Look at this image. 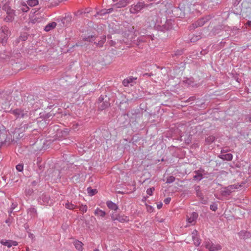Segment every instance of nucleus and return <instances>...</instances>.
<instances>
[{"label":"nucleus","instance_id":"f257e3e1","mask_svg":"<svg viewBox=\"0 0 251 251\" xmlns=\"http://www.w3.org/2000/svg\"><path fill=\"white\" fill-rule=\"evenodd\" d=\"M110 92L105 93L100 95L97 101L98 108L102 111L109 107L110 105L109 97Z\"/></svg>","mask_w":251,"mask_h":251},{"label":"nucleus","instance_id":"f03ea898","mask_svg":"<svg viewBox=\"0 0 251 251\" xmlns=\"http://www.w3.org/2000/svg\"><path fill=\"white\" fill-rule=\"evenodd\" d=\"M8 112L13 114L17 119L26 118L29 117L30 115V111H29V107H28L27 108H20L10 110Z\"/></svg>","mask_w":251,"mask_h":251},{"label":"nucleus","instance_id":"7ed1b4c3","mask_svg":"<svg viewBox=\"0 0 251 251\" xmlns=\"http://www.w3.org/2000/svg\"><path fill=\"white\" fill-rule=\"evenodd\" d=\"M149 5L146 4L144 1H140L137 3L132 4L130 6L129 11L131 14H136L139 12H141L142 10L145 8H147Z\"/></svg>","mask_w":251,"mask_h":251},{"label":"nucleus","instance_id":"20e7f679","mask_svg":"<svg viewBox=\"0 0 251 251\" xmlns=\"http://www.w3.org/2000/svg\"><path fill=\"white\" fill-rule=\"evenodd\" d=\"M10 34L8 28L6 26H2L0 29V44L5 45Z\"/></svg>","mask_w":251,"mask_h":251},{"label":"nucleus","instance_id":"39448f33","mask_svg":"<svg viewBox=\"0 0 251 251\" xmlns=\"http://www.w3.org/2000/svg\"><path fill=\"white\" fill-rule=\"evenodd\" d=\"M204 243L205 247L209 251H218L222 249L221 245H215L209 239H206Z\"/></svg>","mask_w":251,"mask_h":251},{"label":"nucleus","instance_id":"423d86ee","mask_svg":"<svg viewBox=\"0 0 251 251\" xmlns=\"http://www.w3.org/2000/svg\"><path fill=\"white\" fill-rule=\"evenodd\" d=\"M211 18V17L210 15H207L199 19L195 23H193L192 26L190 27V29L203 26L206 22L210 20Z\"/></svg>","mask_w":251,"mask_h":251},{"label":"nucleus","instance_id":"0eeeda50","mask_svg":"<svg viewBox=\"0 0 251 251\" xmlns=\"http://www.w3.org/2000/svg\"><path fill=\"white\" fill-rule=\"evenodd\" d=\"M28 102L27 104H28V107L29 106H31V108H32V110H36L40 108L41 107V103L39 101L36 100L34 101V99L33 96H29L27 97ZM30 108V107H29Z\"/></svg>","mask_w":251,"mask_h":251},{"label":"nucleus","instance_id":"6e6552de","mask_svg":"<svg viewBox=\"0 0 251 251\" xmlns=\"http://www.w3.org/2000/svg\"><path fill=\"white\" fill-rule=\"evenodd\" d=\"M2 9L5 10L7 14V16L5 18V20L6 22L12 21L14 19V16H15V11L12 9L10 7L6 5H4L2 8Z\"/></svg>","mask_w":251,"mask_h":251},{"label":"nucleus","instance_id":"1a4fd4ad","mask_svg":"<svg viewBox=\"0 0 251 251\" xmlns=\"http://www.w3.org/2000/svg\"><path fill=\"white\" fill-rule=\"evenodd\" d=\"M7 136V131L6 128L2 125H0V148L6 142Z\"/></svg>","mask_w":251,"mask_h":251},{"label":"nucleus","instance_id":"9d476101","mask_svg":"<svg viewBox=\"0 0 251 251\" xmlns=\"http://www.w3.org/2000/svg\"><path fill=\"white\" fill-rule=\"evenodd\" d=\"M194 173L195 174L194 176V179L198 181H201L203 178V175L205 174L204 170L202 168L195 171Z\"/></svg>","mask_w":251,"mask_h":251},{"label":"nucleus","instance_id":"9b49d317","mask_svg":"<svg viewBox=\"0 0 251 251\" xmlns=\"http://www.w3.org/2000/svg\"><path fill=\"white\" fill-rule=\"evenodd\" d=\"M39 202L43 205H51L52 203V201L50 199V198L49 196L47 195H42L41 197H40Z\"/></svg>","mask_w":251,"mask_h":251},{"label":"nucleus","instance_id":"f8f14e48","mask_svg":"<svg viewBox=\"0 0 251 251\" xmlns=\"http://www.w3.org/2000/svg\"><path fill=\"white\" fill-rule=\"evenodd\" d=\"M19 129L21 130V131H25L27 129H30L32 131L35 130V128H32L31 123H26L24 122H23L21 124Z\"/></svg>","mask_w":251,"mask_h":251},{"label":"nucleus","instance_id":"ddd939ff","mask_svg":"<svg viewBox=\"0 0 251 251\" xmlns=\"http://www.w3.org/2000/svg\"><path fill=\"white\" fill-rule=\"evenodd\" d=\"M238 235L241 239L244 240L251 237V233L249 231L246 230H241L238 233Z\"/></svg>","mask_w":251,"mask_h":251},{"label":"nucleus","instance_id":"4468645a","mask_svg":"<svg viewBox=\"0 0 251 251\" xmlns=\"http://www.w3.org/2000/svg\"><path fill=\"white\" fill-rule=\"evenodd\" d=\"M172 28V23L171 21H166L165 24L163 25L162 26H160V30L165 32L166 31L169 30Z\"/></svg>","mask_w":251,"mask_h":251},{"label":"nucleus","instance_id":"2eb2a0df","mask_svg":"<svg viewBox=\"0 0 251 251\" xmlns=\"http://www.w3.org/2000/svg\"><path fill=\"white\" fill-rule=\"evenodd\" d=\"M27 214L30 216L31 218H35L37 217V212L33 207H31L27 209Z\"/></svg>","mask_w":251,"mask_h":251},{"label":"nucleus","instance_id":"dca6fc26","mask_svg":"<svg viewBox=\"0 0 251 251\" xmlns=\"http://www.w3.org/2000/svg\"><path fill=\"white\" fill-rule=\"evenodd\" d=\"M128 3L127 0H121L114 4L117 8H123L126 7Z\"/></svg>","mask_w":251,"mask_h":251},{"label":"nucleus","instance_id":"f3484780","mask_svg":"<svg viewBox=\"0 0 251 251\" xmlns=\"http://www.w3.org/2000/svg\"><path fill=\"white\" fill-rule=\"evenodd\" d=\"M198 216V215L196 212L192 213L190 217H187V221L188 223L193 224V223L196 220Z\"/></svg>","mask_w":251,"mask_h":251},{"label":"nucleus","instance_id":"a211bd4d","mask_svg":"<svg viewBox=\"0 0 251 251\" xmlns=\"http://www.w3.org/2000/svg\"><path fill=\"white\" fill-rule=\"evenodd\" d=\"M106 205L108 208L110 209L116 211L118 209V205L111 201H108L106 202Z\"/></svg>","mask_w":251,"mask_h":251},{"label":"nucleus","instance_id":"6ab92c4d","mask_svg":"<svg viewBox=\"0 0 251 251\" xmlns=\"http://www.w3.org/2000/svg\"><path fill=\"white\" fill-rule=\"evenodd\" d=\"M136 79L137 77H134L132 76L128 77L123 81V84L125 86H128L129 84L132 83Z\"/></svg>","mask_w":251,"mask_h":251},{"label":"nucleus","instance_id":"aec40b11","mask_svg":"<svg viewBox=\"0 0 251 251\" xmlns=\"http://www.w3.org/2000/svg\"><path fill=\"white\" fill-rule=\"evenodd\" d=\"M57 25V24L55 22H51L50 23H49L44 28V30L46 31H50V30H52V29L54 28Z\"/></svg>","mask_w":251,"mask_h":251},{"label":"nucleus","instance_id":"412c9836","mask_svg":"<svg viewBox=\"0 0 251 251\" xmlns=\"http://www.w3.org/2000/svg\"><path fill=\"white\" fill-rule=\"evenodd\" d=\"M116 220L120 222H127L129 221V218L128 217L124 215H117V218Z\"/></svg>","mask_w":251,"mask_h":251},{"label":"nucleus","instance_id":"4be33fe9","mask_svg":"<svg viewBox=\"0 0 251 251\" xmlns=\"http://www.w3.org/2000/svg\"><path fill=\"white\" fill-rule=\"evenodd\" d=\"M94 214L96 216L101 218H104L106 215V213L99 208L95 210Z\"/></svg>","mask_w":251,"mask_h":251},{"label":"nucleus","instance_id":"5701e85b","mask_svg":"<svg viewBox=\"0 0 251 251\" xmlns=\"http://www.w3.org/2000/svg\"><path fill=\"white\" fill-rule=\"evenodd\" d=\"M220 158L223 160L231 161L232 159V154L231 153H226L224 154H221L219 156Z\"/></svg>","mask_w":251,"mask_h":251},{"label":"nucleus","instance_id":"b1692460","mask_svg":"<svg viewBox=\"0 0 251 251\" xmlns=\"http://www.w3.org/2000/svg\"><path fill=\"white\" fill-rule=\"evenodd\" d=\"M74 244L75 246V248H76V250H78L79 251H82L83 248V244L78 241V240H75L74 242Z\"/></svg>","mask_w":251,"mask_h":251},{"label":"nucleus","instance_id":"393cba45","mask_svg":"<svg viewBox=\"0 0 251 251\" xmlns=\"http://www.w3.org/2000/svg\"><path fill=\"white\" fill-rule=\"evenodd\" d=\"M100 40L98 42H95L94 44L97 46L99 47H102L104 44V43L106 41V36L103 35L100 37Z\"/></svg>","mask_w":251,"mask_h":251},{"label":"nucleus","instance_id":"a878e982","mask_svg":"<svg viewBox=\"0 0 251 251\" xmlns=\"http://www.w3.org/2000/svg\"><path fill=\"white\" fill-rule=\"evenodd\" d=\"M96 39V37L94 35H84L82 37V40L84 41L89 42H92Z\"/></svg>","mask_w":251,"mask_h":251},{"label":"nucleus","instance_id":"bb28decb","mask_svg":"<svg viewBox=\"0 0 251 251\" xmlns=\"http://www.w3.org/2000/svg\"><path fill=\"white\" fill-rule=\"evenodd\" d=\"M70 129L69 128H65L64 129H59L57 130L58 134H61L62 136L65 137L69 135Z\"/></svg>","mask_w":251,"mask_h":251},{"label":"nucleus","instance_id":"cd10ccee","mask_svg":"<svg viewBox=\"0 0 251 251\" xmlns=\"http://www.w3.org/2000/svg\"><path fill=\"white\" fill-rule=\"evenodd\" d=\"M200 189L201 188L200 186L197 185L195 186V190L196 192L197 196L200 198V199H202L203 198V194L201 193Z\"/></svg>","mask_w":251,"mask_h":251},{"label":"nucleus","instance_id":"c85d7f7f","mask_svg":"<svg viewBox=\"0 0 251 251\" xmlns=\"http://www.w3.org/2000/svg\"><path fill=\"white\" fill-rule=\"evenodd\" d=\"M197 232V230H195L193 233H192V234H193V236H192V238H193V241H194V244L196 246L198 247L199 246L200 244H201V240L199 238H198V237L197 236H195L194 235V232Z\"/></svg>","mask_w":251,"mask_h":251},{"label":"nucleus","instance_id":"c756f323","mask_svg":"<svg viewBox=\"0 0 251 251\" xmlns=\"http://www.w3.org/2000/svg\"><path fill=\"white\" fill-rule=\"evenodd\" d=\"M220 29L221 30L225 31V32H228L227 34L229 36L231 35V32L232 31V29L229 27L226 26H224L223 27L222 26H220L219 28L217 29Z\"/></svg>","mask_w":251,"mask_h":251},{"label":"nucleus","instance_id":"7c9ffc66","mask_svg":"<svg viewBox=\"0 0 251 251\" xmlns=\"http://www.w3.org/2000/svg\"><path fill=\"white\" fill-rule=\"evenodd\" d=\"M28 35L26 32H23L21 34L19 39H18V42H19L20 41H25L27 40L28 38Z\"/></svg>","mask_w":251,"mask_h":251},{"label":"nucleus","instance_id":"2f4dec72","mask_svg":"<svg viewBox=\"0 0 251 251\" xmlns=\"http://www.w3.org/2000/svg\"><path fill=\"white\" fill-rule=\"evenodd\" d=\"M215 139H216V138L214 136L211 135V136L207 137L205 139V142L207 144L210 145L211 143H212L213 142H214L215 141Z\"/></svg>","mask_w":251,"mask_h":251},{"label":"nucleus","instance_id":"473e14b6","mask_svg":"<svg viewBox=\"0 0 251 251\" xmlns=\"http://www.w3.org/2000/svg\"><path fill=\"white\" fill-rule=\"evenodd\" d=\"M36 163L40 171V173H41L44 168V165L43 164H41V159L40 157L37 158Z\"/></svg>","mask_w":251,"mask_h":251},{"label":"nucleus","instance_id":"72a5a7b5","mask_svg":"<svg viewBox=\"0 0 251 251\" xmlns=\"http://www.w3.org/2000/svg\"><path fill=\"white\" fill-rule=\"evenodd\" d=\"M222 195L223 196H227L230 195L231 192L230 190V189L228 188V186L226 187L224 190H222L221 192Z\"/></svg>","mask_w":251,"mask_h":251},{"label":"nucleus","instance_id":"f704fd0d","mask_svg":"<svg viewBox=\"0 0 251 251\" xmlns=\"http://www.w3.org/2000/svg\"><path fill=\"white\" fill-rule=\"evenodd\" d=\"M87 193L90 196H93L95 195L97 192V190L96 189H92L91 187H89L87 189Z\"/></svg>","mask_w":251,"mask_h":251},{"label":"nucleus","instance_id":"c9c22d12","mask_svg":"<svg viewBox=\"0 0 251 251\" xmlns=\"http://www.w3.org/2000/svg\"><path fill=\"white\" fill-rule=\"evenodd\" d=\"M37 123L38 124V126L40 128H44L47 126V124L46 120L45 119H42L40 121H38Z\"/></svg>","mask_w":251,"mask_h":251},{"label":"nucleus","instance_id":"e433bc0d","mask_svg":"<svg viewBox=\"0 0 251 251\" xmlns=\"http://www.w3.org/2000/svg\"><path fill=\"white\" fill-rule=\"evenodd\" d=\"M27 4L30 6H34L38 4V0H28Z\"/></svg>","mask_w":251,"mask_h":251},{"label":"nucleus","instance_id":"4c0bfd02","mask_svg":"<svg viewBox=\"0 0 251 251\" xmlns=\"http://www.w3.org/2000/svg\"><path fill=\"white\" fill-rule=\"evenodd\" d=\"M0 243L2 245L6 246H7L8 248H10L11 247V240H2L0 241Z\"/></svg>","mask_w":251,"mask_h":251},{"label":"nucleus","instance_id":"58836bf2","mask_svg":"<svg viewBox=\"0 0 251 251\" xmlns=\"http://www.w3.org/2000/svg\"><path fill=\"white\" fill-rule=\"evenodd\" d=\"M107 11L106 10V9H101V10L99 11H98L96 13V14L95 15L96 17L97 16V15H100V16H104L105 15V14H107Z\"/></svg>","mask_w":251,"mask_h":251},{"label":"nucleus","instance_id":"ea45409f","mask_svg":"<svg viewBox=\"0 0 251 251\" xmlns=\"http://www.w3.org/2000/svg\"><path fill=\"white\" fill-rule=\"evenodd\" d=\"M241 187V185L238 184H233L228 186L229 189H230V191L232 192L233 190L238 189Z\"/></svg>","mask_w":251,"mask_h":251},{"label":"nucleus","instance_id":"a19ab883","mask_svg":"<svg viewBox=\"0 0 251 251\" xmlns=\"http://www.w3.org/2000/svg\"><path fill=\"white\" fill-rule=\"evenodd\" d=\"M183 53V50H176L175 51V52L174 53V54L173 55V56H179L181 55H182Z\"/></svg>","mask_w":251,"mask_h":251},{"label":"nucleus","instance_id":"79ce46f5","mask_svg":"<svg viewBox=\"0 0 251 251\" xmlns=\"http://www.w3.org/2000/svg\"><path fill=\"white\" fill-rule=\"evenodd\" d=\"M65 207L69 209H74L75 208L76 206L72 203L67 202L65 204Z\"/></svg>","mask_w":251,"mask_h":251},{"label":"nucleus","instance_id":"37998d69","mask_svg":"<svg viewBox=\"0 0 251 251\" xmlns=\"http://www.w3.org/2000/svg\"><path fill=\"white\" fill-rule=\"evenodd\" d=\"M175 180V177L173 176H170L167 177L166 180L167 183H171L174 182Z\"/></svg>","mask_w":251,"mask_h":251},{"label":"nucleus","instance_id":"c03bdc74","mask_svg":"<svg viewBox=\"0 0 251 251\" xmlns=\"http://www.w3.org/2000/svg\"><path fill=\"white\" fill-rule=\"evenodd\" d=\"M29 8L26 4H23L21 8V10L23 12H26L29 10Z\"/></svg>","mask_w":251,"mask_h":251},{"label":"nucleus","instance_id":"a18cd8bd","mask_svg":"<svg viewBox=\"0 0 251 251\" xmlns=\"http://www.w3.org/2000/svg\"><path fill=\"white\" fill-rule=\"evenodd\" d=\"M24 168L23 164H19L16 166V170L19 172H22Z\"/></svg>","mask_w":251,"mask_h":251},{"label":"nucleus","instance_id":"49530a36","mask_svg":"<svg viewBox=\"0 0 251 251\" xmlns=\"http://www.w3.org/2000/svg\"><path fill=\"white\" fill-rule=\"evenodd\" d=\"M201 38V37L200 35L198 36H194L193 37H192L190 39V41L191 42H195L197 41L198 40H200Z\"/></svg>","mask_w":251,"mask_h":251},{"label":"nucleus","instance_id":"de8ad7c7","mask_svg":"<svg viewBox=\"0 0 251 251\" xmlns=\"http://www.w3.org/2000/svg\"><path fill=\"white\" fill-rule=\"evenodd\" d=\"M210 209L213 211H216L217 209V204L215 203H214L210 205Z\"/></svg>","mask_w":251,"mask_h":251},{"label":"nucleus","instance_id":"09e8293b","mask_svg":"<svg viewBox=\"0 0 251 251\" xmlns=\"http://www.w3.org/2000/svg\"><path fill=\"white\" fill-rule=\"evenodd\" d=\"M55 113L53 112V111H51L50 113H47L45 115V118L46 119H50V117H53V116H54Z\"/></svg>","mask_w":251,"mask_h":251},{"label":"nucleus","instance_id":"8fccbe9b","mask_svg":"<svg viewBox=\"0 0 251 251\" xmlns=\"http://www.w3.org/2000/svg\"><path fill=\"white\" fill-rule=\"evenodd\" d=\"M79 210L83 212H86L87 210V206L86 205H82L79 207Z\"/></svg>","mask_w":251,"mask_h":251},{"label":"nucleus","instance_id":"3c124183","mask_svg":"<svg viewBox=\"0 0 251 251\" xmlns=\"http://www.w3.org/2000/svg\"><path fill=\"white\" fill-rule=\"evenodd\" d=\"M154 190V187H151V188H148L147 190V193L149 195L151 196L152 195V192H153V191Z\"/></svg>","mask_w":251,"mask_h":251},{"label":"nucleus","instance_id":"603ef678","mask_svg":"<svg viewBox=\"0 0 251 251\" xmlns=\"http://www.w3.org/2000/svg\"><path fill=\"white\" fill-rule=\"evenodd\" d=\"M150 39H152L151 38V36L150 35H147L145 37H142L141 40L142 41H147V40H150Z\"/></svg>","mask_w":251,"mask_h":251},{"label":"nucleus","instance_id":"864d4df0","mask_svg":"<svg viewBox=\"0 0 251 251\" xmlns=\"http://www.w3.org/2000/svg\"><path fill=\"white\" fill-rule=\"evenodd\" d=\"M87 13H88V12H87ZM83 13L85 14V13H86V12H83L82 10H78L75 13V15L76 16H80L81 15H82Z\"/></svg>","mask_w":251,"mask_h":251},{"label":"nucleus","instance_id":"5fc2aeb1","mask_svg":"<svg viewBox=\"0 0 251 251\" xmlns=\"http://www.w3.org/2000/svg\"><path fill=\"white\" fill-rule=\"evenodd\" d=\"M241 0H233V5L234 6H237L239 3V2L241 1Z\"/></svg>","mask_w":251,"mask_h":251},{"label":"nucleus","instance_id":"6e6d98bb","mask_svg":"<svg viewBox=\"0 0 251 251\" xmlns=\"http://www.w3.org/2000/svg\"><path fill=\"white\" fill-rule=\"evenodd\" d=\"M111 219L113 221H115L117 220V219H116V218H117V215L116 214H114V213H112L111 214Z\"/></svg>","mask_w":251,"mask_h":251},{"label":"nucleus","instance_id":"4d7b16f0","mask_svg":"<svg viewBox=\"0 0 251 251\" xmlns=\"http://www.w3.org/2000/svg\"><path fill=\"white\" fill-rule=\"evenodd\" d=\"M171 200V198L168 197V198H166L164 200V202L166 204H167L170 203Z\"/></svg>","mask_w":251,"mask_h":251},{"label":"nucleus","instance_id":"13d9d810","mask_svg":"<svg viewBox=\"0 0 251 251\" xmlns=\"http://www.w3.org/2000/svg\"><path fill=\"white\" fill-rule=\"evenodd\" d=\"M124 103H127V100H123L122 101L120 102V104L119 105V108L121 109V105Z\"/></svg>","mask_w":251,"mask_h":251},{"label":"nucleus","instance_id":"bf43d9fd","mask_svg":"<svg viewBox=\"0 0 251 251\" xmlns=\"http://www.w3.org/2000/svg\"><path fill=\"white\" fill-rule=\"evenodd\" d=\"M11 247L12 246H16L18 245V243H17V242H16L15 241L11 240Z\"/></svg>","mask_w":251,"mask_h":251},{"label":"nucleus","instance_id":"052dcab7","mask_svg":"<svg viewBox=\"0 0 251 251\" xmlns=\"http://www.w3.org/2000/svg\"><path fill=\"white\" fill-rule=\"evenodd\" d=\"M153 75V74L152 73H145L143 74V76H152Z\"/></svg>","mask_w":251,"mask_h":251},{"label":"nucleus","instance_id":"680f3d73","mask_svg":"<svg viewBox=\"0 0 251 251\" xmlns=\"http://www.w3.org/2000/svg\"><path fill=\"white\" fill-rule=\"evenodd\" d=\"M25 193L27 195H30L32 193V190L29 189L25 191Z\"/></svg>","mask_w":251,"mask_h":251},{"label":"nucleus","instance_id":"e2e57ef3","mask_svg":"<svg viewBox=\"0 0 251 251\" xmlns=\"http://www.w3.org/2000/svg\"><path fill=\"white\" fill-rule=\"evenodd\" d=\"M109 45L111 46H115V44H116V42L113 40H110L109 41Z\"/></svg>","mask_w":251,"mask_h":251},{"label":"nucleus","instance_id":"0e129e2a","mask_svg":"<svg viewBox=\"0 0 251 251\" xmlns=\"http://www.w3.org/2000/svg\"><path fill=\"white\" fill-rule=\"evenodd\" d=\"M111 251H122L120 248L117 247L114 248Z\"/></svg>","mask_w":251,"mask_h":251},{"label":"nucleus","instance_id":"69168bd1","mask_svg":"<svg viewBox=\"0 0 251 251\" xmlns=\"http://www.w3.org/2000/svg\"><path fill=\"white\" fill-rule=\"evenodd\" d=\"M106 11H107V14H109V13H111L113 10V9L111 8H109V9H106Z\"/></svg>","mask_w":251,"mask_h":251},{"label":"nucleus","instance_id":"338daca9","mask_svg":"<svg viewBox=\"0 0 251 251\" xmlns=\"http://www.w3.org/2000/svg\"><path fill=\"white\" fill-rule=\"evenodd\" d=\"M16 206H17V204H15L14 203H12V204L11 205V209H12L14 210Z\"/></svg>","mask_w":251,"mask_h":251},{"label":"nucleus","instance_id":"774afa93","mask_svg":"<svg viewBox=\"0 0 251 251\" xmlns=\"http://www.w3.org/2000/svg\"><path fill=\"white\" fill-rule=\"evenodd\" d=\"M246 25H247L248 26H250V27H251V21H248V22L247 23Z\"/></svg>","mask_w":251,"mask_h":251}]
</instances>
